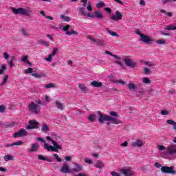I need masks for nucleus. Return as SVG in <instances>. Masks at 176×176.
<instances>
[{
  "label": "nucleus",
  "mask_w": 176,
  "mask_h": 176,
  "mask_svg": "<svg viewBox=\"0 0 176 176\" xmlns=\"http://www.w3.org/2000/svg\"><path fill=\"white\" fill-rule=\"evenodd\" d=\"M81 2L82 3V7L80 8L78 10V14L80 16H82V17H85V16H87V17H90L91 19H94V14L93 13H87L88 12H91L93 10V7L91 6V3L89 1L87 3V0H81ZM87 6V10L86 8Z\"/></svg>",
  "instance_id": "f257e3e1"
},
{
  "label": "nucleus",
  "mask_w": 176,
  "mask_h": 176,
  "mask_svg": "<svg viewBox=\"0 0 176 176\" xmlns=\"http://www.w3.org/2000/svg\"><path fill=\"white\" fill-rule=\"evenodd\" d=\"M41 105H45V102L41 100H36V102H31L28 104V111L34 113V115H39L41 109Z\"/></svg>",
  "instance_id": "f03ea898"
},
{
  "label": "nucleus",
  "mask_w": 176,
  "mask_h": 176,
  "mask_svg": "<svg viewBox=\"0 0 176 176\" xmlns=\"http://www.w3.org/2000/svg\"><path fill=\"white\" fill-rule=\"evenodd\" d=\"M166 152L161 153L160 156L162 157H164V156H167V155H175L176 146L172 144L166 148Z\"/></svg>",
  "instance_id": "7ed1b4c3"
},
{
  "label": "nucleus",
  "mask_w": 176,
  "mask_h": 176,
  "mask_svg": "<svg viewBox=\"0 0 176 176\" xmlns=\"http://www.w3.org/2000/svg\"><path fill=\"white\" fill-rule=\"evenodd\" d=\"M12 13L14 14H21V16H28V10L23 8H12Z\"/></svg>",
  "instance_id": "20e7f679"
},
{
  "label": "nucleus",
  "mask_w": 176,
  "mask_h": 176,
  "mask_svg": "<svg viewBox=\"0 0 176 176\" xmlns=\"http://www.w3.org/2000/svg\"><path fill=\"white\" fill-rule=\"evenodd\" d=\"M98 121L100 123L104 124L105 122H109V118L111 116L105 114H102L101 111H98Z\"/></svg>",
  "instance_id": "39448f33"
},
{
  "label": "nucleus",
  "mask_w": 176,
  "mask_h": 176,
  "mask_svg": "<svg viewBox=\"0 0 176 176\" xmlns=\"http://www.w3.org/2000/svg\"><path fill=\"white\" fill-rule=\"evenodd\" d=\"M124 61L125 65L129 68H135L137 67V62L131 58H124Z\"/></svg>",
  "instance_id": "423d86ee"
},
{
  "label": "nucleus",
  "mask_w": 176,
  "mask_h": 176,
  "mask_svg": "<svg viewBox=\"0 0 176 176\" xmlns=\"http://www.w3.org/2000/svg\"><path fill=\"white\" fill-rule=\"evenodd\" d=\"M161 171L164 174H176V171L174 170L173 166H162Z\"/></svg>",
  "instance_id": "0eeeda50"
},
{
  "label": "nucleus",
  "mask_w": 176,
  "mask_h": 176,
  "mask_svg": "<svg viewBox=\"0 0 176 176\" xmlns=\"http://www.w3.org/2000/svg\"><path fill=\"white\" fill-rule=\"evenodd\" d=\"M120 173L124 176H134V171L130 168L120 169Z\"/></svg>",
  "instance_id": "6e6552de"
},
{
  "label": "nucleus",
  "mask_w": 176,
  "mask_h": 176,
  "mask_svg": "<svg viewBox=\"0 0 176 176\" xmlns=\"http://www.w3.org/2000/svg\"><path fill=\"white\" fill-rule=\"evenodd\" d=\"M140 41L141 42H143L144 43H147L148 45L153 43V39H152L151 36L146 34L142 35V37L140 38Z\"/></svg>",
  "instance_id": "1a4fd4ad"
},
{
  "label": "nucleus",
  "mask_w": 176,
  "mask_h": 176,
  "mask_svg": "<svg viewBox=\"0 0 176 176\" xmlns=\"http://www.w3.org/2000/svg\"><path fill=\"white\" fill-rule=\"evenodd\" d=\"M39 122H36L35 120H32L29 121V125L26 126L27 130H32L34 129H38Z\"/></svg>",
  "instance_id": "9d476101"
},
{
  "label": "nucleus",
  "mask_w": 176,
  "mask_h": 176,
  "mask_svg": "<svg viewBox=\"0 0 176 176\" xmlns=\"http://www.w3.org/2000/svg\"><path fill=\"white\" fill-rule=\"evenodd\" d=\"M60 171L63 174H71V173H72V169H69V166H68L67 163H65L63 164Z\"/></svg>",
  "instance_id": "9b49d317"
},
{
  "label": "nucleus",
  "mask_w": 176,
  "mask_h": 176,
  "mask_svg": "<svg viewBox=\"0 0 176 176\" xmlns=\"http://www.w3.org/2000/svg\"><path fill=\"white\" fill-rule=\"evenodd\" d=\"M28 135V132L25 129H21L19 131L14 134V138H19L20 137H25Z\"/></svg>",
  "instance_id": "f8f14e48"
},
{
  "label": "nucleus",
  "mask_w": 176,
  "mask_h": 176,
  "mask_svg": "<svg viewBox=\"0 0 176 176\" xmlns=\"http://www.w3.org/2000/svg\"><path fill=\"white\" fill-rule=\"evenodd\" d=\"M83 171V166L78 163H74V166L72 168V173H80Z\"/></svg>",
  "instance_id": "ddd939ff"
},
{
  "label": "nucleus",
  "mask_w": 176,
  "mask_h": 176,
  "mask_svg": "<svg viewBox=\"0 0 176 176\" xmlns=\"http://www.w3.org/2000/svg\"><path fill=\"white\" fill-rule=\"evenodd\" d=\"M44 149H47L49 152H58V147L48 145L47 143L44 144Z\"/></svg>",
  "instance_id": "4468645a"
},
{
  "label": "nucleus",
  "mask_w": 176,
  "mask_h": 176,
  "mask_svg": "<svg viewBox=\"0 0 176 176\" xmlns=\"http://www.w3.org/2000/svg\"><path fill=\"white\" fill-rule=\"evenodd\" d=\"M122 17H123V15L119 12V10H117L116 12V15H113L111 16V19H113L114 21H117L118 20H122Z\"/></svg>",
  "instance_id": "2eb2a0df"
},
{
  "label": "nucleus",
  "mask_w": 176,
  "mask_h": 176,
  "mask_svg": "<svg viewBox=\"0 0 176 176\" xmlns=\"http://www.w3.org/2000/svg\"><path fill=\"white\" fill-rule=\"evenodd\" d=\"M144 145V142L141 140H138L136 142L131 144L133 148H141Z\"/></svg>",
  "instance_id": "dca6fc26"
},
{
  "label": "nucleus",
  "mask_w": 176,
  "mask_h": 176,
  "mask_svg": "<svg viewBox=\"0 0 176 176\" xmlns=\"http://www.w3.org/2000/svg\"><path fill=\"white\" fill-rule=\"evenodd\" d=\"M46 139L48 141H50V142H52V144L54 145V146H56V148H58V149H60V151H63V147H61L60 145H58L57 144V142H56V141H54L53 139H52V137L47 136Z\"/></svg>",
  "instance_id": "f3484780"
},
{
  "label": "nucleus",
  "mask_w": 176,
  "mask_h": 176,
  "mask_svg": "<svg viewBox=\"0 0 176 176\" xmlns=\"http://www.w3.org/2000/svg\"><path fill=\"white\" fill-rule=\"evenodd\" d=\"M94 167L101 170L102 168H104V167H105V164L104 162H102L101 160H98L95 163Z\"/></svg>",
  "instance_id": "a211bd4d"
},
{
  "label": "nucleus",
  "mask_w": 176,
  "mask_h": 176,
  "mask_svg": "<svg viewBox=\"0 0 176 176\" xmlns=\"http://www.w3.org/2000/svg\"><path fill=\"white\" fill-rule=\"evenodd\" d=\"M39 148V144L38 143H34L32 144V148H29V152H37Z\"/></svg>",
  "instance_id": "6ab92c4d"
},
{
  "label": "nucleus",
  "mask_w": 176,
  "mask_h": 176,
  "mask_svg": "<svg viewBox=\"0 0 176 176\" xmlns=\"http://www.w3.org/2000/svg\"><path fill=\"white\" fill-rule=\"evenodd\" d=\"M21 60L22 63H25V64H28L30 67H32V63L30 61H29L28 56H22Z\"/></svg>",
  "instance_id": "aec40b11"
},
{
  "label": "nucleus",
  "mask_w": 176,
  "mask_h": 176,
  "mask_svg": "<svg viewBox=\"0 0 176 176\" xmlns=\"http://www.w3.org/2000/svg\"><path fill=\"white\" fill-rule=\"evenodd\" d=\"M91 85L93 86L94 87H102V82H98V81H92L91 82Z\"/></svg>",
  "instance_id": "412c9836"
},
{
  "label": "nucleus",
  "mask_w": 176,
  "mask_h": 176,
  "mask_svg": "<svg viewBox=\"0 0 176 176\" xmlns=\"http://www.w3.org/2000/svg\"><path fill=\"white\" fill-rule=\"evenodd\" d=\"M109 119L110 120H109V122H111L113 124H120V123H122V122H120V120H118L117 118L110 117Z\"/></svg>",
  "instance_id": "4be33fe9"
},
{
  "label": "nucleus",
  "mask_w": 176,
  "mask_h": 176,
  "mask_svg": "<svg viewBox=\"0 0 176 176\" xmlns=\"http://www.w3.org/2000/svg\"><path fill=\"white\" fill-rule=\"evenodd\" d=\"M96 45L98 46H105V45H107V41H104V39H102V38L98 39Z\"/></svg>",
  "instance_id": "5701e85b"
},
{
  "label": "nucleus",
  "mask_w": 176,
  "mask_h": 176,
  "mask_svg": "<svg viewBox=\"0 0 176 176\" xmlns=\"http://www.w3.org/2000/svg\"><path fill=\"white\" fill-rule=\"evenodd\" d=\"M78 87H79L80 90H81V91H82V93H86V91H87V90H89L87 89V86L83 84H79Z\"/></svg>",
  "instance_id": "b1692460"
},
{
  "label": "nucleus",
  "mask_w": 176,
  "mask_h": 176,
  "mask_svg": "<svg viewBox=\"0 0 176 176\" xmlns=\"http://www.w3.org/2000/svg\"><path fill=\"white\" fill-rule=\"evenodd\" d=\"M94 17L96 19H102L104 17V14L101 12V11H96L95 12Z\"/></svg>",
  "instance_id": "393cba45"
},
{
  "label": "nucleus",
  "mask_w": 176,
  "mask_h": 176,
  "mask_svg": "<svg viewBox=\"0 0 176 176\" xmlns=\"http://www.w3.org/2000/svg\"><path fill=\"white\" fill-rule=\"evenodd\" d=\"M41 131H43V133H47L49 131V126L47 125V124H43V126L41 127Z\"/></svg>",
  "instance_id": "a878e982"
},
{
  "label": "nucleus",
  "mask_w": 176,
  "mask_h": 176,
  "mask_svg": "<svg viewBox=\"0 0 176 176\" xmlns=\"http://www.w3.org/2000/svg\"><path fill=\"white\" fill-rule=\"evenodd\" d=\"M106 31L107 32H108V34H109L110 35H111V36H116L117 38L119 37V34H118V33L113 32V31H111L109 30V28H106Z\"/></svg>",
  "instance_id": "bb28decb"
},
{
  "label": "nucleus",
  "mask_w": 176,
  "mask_h": 176,
  "mask_svg": "<svg viewBox=\"0 0 176 176\" xmlns=\"http://www.w3.org/2000/svg\"><path fill=\"white\" fill-rule=\"evenodd\" d=\"M55 104L56 105V108L58 109H60V111H63L64 109V104L60 102H55Z\"/></svg>",
  "instance_id": "cd10ccee"
},
{
  "label": "nucleus",
  "mask_w": 176,
  "mask_h": 176,
  "mask_svg": "<svg viewBox=\"0 0 176 176\" xmlns=\"http://www.w3.org/2000/svg\"><path fill=\"white\" fill-rule=\"evenodd\" d=\"M6 69H8V67H6V65H1L0 69V75H3V74H5Z\"/></svg>",
  "instance_id": "c85d7f7f"
},
{
  "label": "nucleus",
  "mask_w": 176,
  "mask_h": 176,
  "mask_svg": "<svg viewBox=\"0 0 176 176\" xmlns=\"http://www.w3.org/2000/svg\"><path fill=\"white\" fill-rule=\"evenodd\" d=\"M38 159L39 160H44L45 162H49V163H52V160L50 159L46 158V157L43 156V155H38Z\"/></svg>",
  "instance_id": "c756f323"
},
{
  "label": "nucleus",
  "mask_w": 176,
  "mask_h": 176,
  "mask_svg": "<svg viewBox=\"0 0 176 176\" xmlns=\"http://www.w3.org/2000/svg\"><path fill=\"white\" fill-rule=\"evenodd\" d=\"M14 157L12 155H6L4 156L5 162H9V160H13Z\"/></svg>",
  "instance_id": "7c9ffc66"
},
{
  "label": "nucleus",
  "mask_w": 176,
  "mask_h": 176,
  "mask_svg": "<svg viewBox=\"0 0 176 176\" xmlns=\"http://www.w3.org/2000/svg\"><path fill=\"white\" fill-rule=\"evenodd\" d=\"M60 18L62 20H63V21H67V22L71 21V17L67 16L65 15H60Z\"/></svg>",
  "instance_id": "2f4dec72"
},
{
  "label": "nucleus",
  "mask_w": 176,
  "mask_h": 176,
  "mask_svg": "<svg viewBox=\"0 0 176 176\" xmlns=\"http://www.w3.org/2000/svg\"><path fill=\"white\" fill-rule=\"evenodd\" d=\"M165 30H168V31H170V30H176V25H167L165 28Z\"/></svg>",
  "instance_id": "473e14b6"
},
{
  "label": "nucleus",
  "mask_w": 176,
  "mask_h": 176,
  "mask_svg": "<svg viewBox=\"0 0 176 176\" xmlns=\"http://www.w3.org/2000/svg\"><path fill=\"white\" fill-rule=\"evenodd\" d=\"M38 43H40V45H44V46H49V45H50V43H49V41H46L43 39H41L38 41Z\"/></svg>",
  "instance_id": "72a5a7b5"
},
{
  "label": "nucleus",
  "mask_w": 176,
  "mask_h": 176,
  "mask_svg": "<svg viewBox=\"0 0 176 176\" xmlns=\"http://www.w3.org/2000/svg\"><path fill=\"white\" fill-rule=\"evenodd\" d=\"M128 89H129V90H131V91H135V89H137V88L135 87V85H134V84H133V83H129V84L128 85Z\"/></svg>",
  "instance_id": "f704fd0d"
},
{
  "label": "nucleus",
  "mask_w": 176,
  "mask_h": 176,
  "mask_svg": "<svg viewBox=\"0 0 176 176\" xmlns=\"http://www.w3.org/2000/svg\"><path fill=\"white\" fill-rule=\"evenodd\" d=\"M89 122H94L96 120V114H90L88 117Z\"/></svg>",
  "instance_id": "c9c22d12"
},
{
  "label": "nucleus",
  "mask_w": 176,
  "mask_h": 176,
  "mask_svg": "<svg viewBox=\"0 0 176 176\" xmlns=\"http://www.w3.org/2000/svg\"><path fill=\"white\" fill-rule=\"evenodd\" d=\"M113 83H116V85H126V82H124V81H123L122 80H116L113 81Z\"/></svg>",
  "instance_id": "e433bc0d"
},
{
  "label": "nucleus",
  "mask_w": 176,
  "mask_h": 176,
  "mask_svg": "<svg viewBox=\"0 0 176 176\" xmlns=\"http://www.w3.org/2000/svg\"><path fill=\"white\" fill-rule=\"evenodd\" d=\"M32 76H33L34 78H37L38 79H41L42 76H43V74H38V73H32Z\"/></svg>",
  "instance_id": "4c0bfd02"
},
{
  "label": "nucleus",
  "mask_w": 176,
  "mask_h": 176,
  "mask_svg": "<svg viewBox=\"0 0 176 176\" xmlns=\"http://www.w3.org/2000/svg\"><path fill=\"white\" fill-rule=\"evenodd\" d=\"M105 6V3L104 1H100V3H96V8L98 9L104 8Z\"/></svg>",
  "instance_id": "58836bf2"
},
{
  "label": "nucleus",
  "mask_w": 176,
  "mask_h": 176,
  "mask_svg": "<svg viewBox=\"0 0 176 176\" xmlns=\"http://www.w3.org/2000/svg\"><path fill=\"white\" fill-rule=\"evenodd\" d=\"M6 110V106L4 104H0V113H5Z\"/></svg>",
  "instance_id": "ea45409f"
},
{
  "label": "nucleus",
  "mask_w": 176,
  "mask_h": 176,
  "mask_svg": "<svg viewBox=\"0 0 176 176\" xmlns=\"http://www.w3.org/2000/svg\"><path fill=\"white\" fill-rule=\"evenodd\" d=\"M57 54H58V48L54 47L51 54L53 57H54V56H56Z\"/></svg>",
  "instance_id": "a19ab883"
},
{
  "label": "nucleus",
  "mask_w": 176,
  "mask_h": 176,
  "mask_svg": "<svg viewBox=\"0 0 176 176\" xmlns=\"http://www.w3.org/2000/svg\"><path fill=\"white\" fill-rule=\"evenodd\" d=\"M144 64L148 67H151V68H153V67H155V63L152 62L144 61Z\"/></svg>",
  "instance_id": "79ce46f5"
},
{
  "label": "nucleus",
  "mask_w": 176,
  "mask_h": 176,
  "mask_svg": "<svg viewBox=\"0 0 176 176\" xmlns=\"http://www.w3.org/2000/svg\"><path fill=\"white\" fill-rule=\"evenodd\" d=\"M54 159H55V160L58 161L59 163H61V162H63L61 158H60V157H58V155L57 154H54Z\"/></svg>",
  "instance_id": "37998d69"
},
{
  "label": "nucleus",
  "mask_w": 176,
  "mask_h": 176,
  "mask_svg": "<svg viewBox=\"0 0 176 176\" xmlns=\"http://www.w3.org/2000/svg\"><path fill=\"white\" fill-rule=\"evenodd\" d=\"M85 163H87V164H93V160L89 157H86L85 159Z\"/></svg>",
  "instance_id": "c03bdc74"
},
{
  "label": "nucleus",
  "mask_w": 176,
  "mask_h": 176,
  "mask_svg": "<svg viewBox=\"0 0 176 176\" xmlns=\"http://www.w3.org/2000/svg\"><path fill=\"white\" fill-rule=\"evenodd\" d=\"M66 35H78V32L75 30H72L71 32H67Z\"/></svg>",
  "instance_id": "a18cd8bd"
},
{
  "label": "nucleus",
  "mask_w": 176,
  "mask_h": 176,
  "mask_svg": "<svg viewBox=\"0 0 176 176\" xmlns=\"http://www.w3.org/2000/svg\"><path fill=\"white\" fill-rule=\"evenodd\" d=\"M143 83H145L146 85H149V83H151V80H149V78L145 77L143 78Z\"/></svg>",
  "instance_id": "49530a36"
},
{
  "label": "nucleus",
  "mask_w": 176,
  "mask_h": 176,
  "mask_svg": "<svg viewBox=\"0 0 176 176\" xmlns=\"http://www.w3.org/2000/svg\"><path fill=\"white\" fill-rule=\"evenodd\" d=\"M32 72H33V69L32 67H29L27 69L24 70V73L26 74H32Z\"/></svg>",
  "instance_id": "de8ad7c7"
},
{
  "label": "nucleus",
  "mask_w": 176,
  "mask_h": 176,
  "mask_svg": "<svg viewBox=\"0 0 176 176\" xmlns=\"http://www.w3.org/2000/svg\"><path fill=\"white\" fill-rule=\"evenodd\" d=\"M144 73L146 75H151V69L148 68V67H145L144 69Z\"/></svg>",
  "instance_id": "09e8293b"
},
{
  "label": "nucleus",
  "mask_w": 176,
  "mask_h": 176,
  "mask_svg": "<svg viewBox=\"0 0 176 176\" xmlns=\"http://www.w3.org/2000/svg\"><path fill=\"white\" fill-rule=\"evenodd\" d=\"M69 27H71L70 25H67L63 27V31H65L66 32H68L69 30Z\"/></svg>",
  "instance_id": "8fccbe9b"
},
{
  "label": "nucleus",
  "mask_w": 176,
  "mask_h": 176,
  "mask_svg": "<svg viewBox=\"0 0 176 176\" xmlns=\"http://www.w3.org/2000/svg\"><path fill=\"white\" fill-rule=\"evenodd\" d=\"M8 79H9V76L8 75L5 76L3 82L1 83V86H3V85L6 83V80H8Z\"/></svg>",
  "instance_id": "3c124183"
},
{
  "label": "nucleus",
  "mask_w": 176,
  "mask_h": 176,
  "mask_svg": "<svg viewBox=\"0 0 176 176\" xmlns=\"http://www.w3.org/2000/svg\"><path fill=\"white\" fill-rule=\"evenodd\" d=\"M110 115L111 116H113V118H119V115L115 111H111Z\"/></svg>",
  "instance_id": "603ef678"
},
{
  "label": "nucleus",
  "mask_w": 176,
  "mask_h": 176,
  "mask_svg": "<svg viewBox=\"0 0 176 176\" xmlns=\"http://www.w3.org/2000/svg\"><path fill=\"white\" fill-rule=\"evenodd\" d=\"M171 0H161V3L162 5H166V3H168ZM173 2H176V0H172Z\"/></svg>",
  "instance_id": "864d4df0"
},
{
  "label": "nucleus",
  "mask_w": 176,
  "mask_h": 176,
  "mask_svg": "<svg viewBox=\"0 0 176 176\" xmlns=\"http://www.w3.org/2000/svg\"><path fill=\"white\" fill-rule=\"evenodd\" d=\"M158 149L159 151H166L167 150V148L163 145H158Z\"/></svg>",
  "instance_id": "5fc2aeb1"
},
{
  "label": "nucleus",
  "mask_w": 176,
  "mask_h": 176,
  "mask_svg": "<svg viewBox=\"0 0 176 176\" xmlns=\"http://www.w3.org/2000/svg\"><path fill=\"white\" fill-rule=\"evenodd\" d=\"M166 123L168 124H172V126H174V124H175V121H174V120H168L167 121H166Z\"/></svg>",
  "instance_id": "6e6d98bb"
},
{
  "label": "nucleus",
  "mask_w": 176,
  "mask_h": 176,
  "mask_svg": "<svg viewBox=\"0 0 176 176\" xmlns=\"http://www.w3.org/2000/svg\"><path fill=\"white\" fill-rule=\"evenodd\" d=\"M45 89H50L52 87H54V84L50 83V84L45 85Z\"/></svg>",
  "instance_id": "4d7b16f0"
},
{
  "label": "nucleus",
  "mask_w": 176,
  "mask_h": 176,
  "mask_svg": "<svg viewBox=\"0 0 176 176\" xmlns=\"http://www.w3.org/2000/svg\"><path fill=\"white\" fill-rule=\"evenodd\" d=\"M23 141L19 140V141H18V142H14V146H20V145H23Z\"/></svg>",
  "instance_id": "13d9d810"
},
{
  "label": "nucleus",
  "mask_w": 176,
  "mask_h": 176,
  "mask_svg": "<svg viewBox=\"0 0 176 176\" xmlns=\"http://www.w3.org/2000/svg\"><path fill=\"white\" fill-rule=\"evenodd\" d=\"M52 56L50 54L47 58H45V60H46V61H48V63H52Z\"/></svg>",
  "instance_id": "bf43d9fd"
},
{
  "label": "nucleus",
  "mask_w": 176,
  "mask_h": 176,
  "mask_svg": "<svg viewBox=\"0 0 176 176\" xmlns=\"http://www.w3.org/2000/svg\"><path fill=\"white\" fill-rule=\"evenodd\" d=\"M156 42L158 45H165L166 43V41L162 39L157 40Z\"/></svg>",
  "instance_id": "052dcab7"
},
{
  "label": "nucleus",
  "mask_w": 176,
  "mask_h": 176,
  "mask_svg": "<svg viewBox=\"0 0 176 176\" xmlns=\"http://www.w3.org/2000/svg\"><path fill=\"white\" fill-rule=\"evenodd\" d=\"M51 28H52V30H55L56 31H60V30H61V28H58V26L56 25H51Z\"/></svg>",
  "instance_id": "680f3d73"
},
{
  "label": "nucleus",
  "mask_w": 176,
  "mask_h": 176,
  "mask_svg": "<svg viewBox=\"0 0 176 176\" xmlns=\"http://www.w3.org/2000/svg\"><path fill=\"white\" fill-rule=\"evenodd\" d=\"M12 126H13L12 123L8 122L3 125V127H5V129H8V127H12Z\"/></svg>",
  "instance_id": "e2e57ef3"
},
{
  "label": "nucleus",
  "mask_w": 176,
  "mask_h": 176,
  "mask_svg": "<svg viewBox=\"0 0 176 176\" xmlns=\"http://www.w3.org/2000/svg\"><path fill=\"white\" fill-rule=\"evenodd\" d=\"M162 35H164L165 36H170L171 34L166 31L161 32Z\"/></svg>",
  "instance_id": "0e129e2a"
},
{
  "label": "nucleus",
  "mask_w": 176,
  "mask_h": 176,
  "mask_svg": "<svg viewBox=\"0 0 176 176\" xmlns=\"http://www.w3.org/2000/svg\"><path fill=\"white\" fill-rule=\"evenodd\" d=\"M162 115H164V116H167L168 115V111L167 110H162L161 111Z\"/></svg>",
  "instance_id": "69168bd1"
},
{
  "label": "nucleus",
  "mask_w": 176,
  "mask_h": 176,
  "mask_svg": "<svg viewBox=\"0 0 176 176\" xmlns=\"http://www.w3.org/2000/svg\"><path fill=\"white\" fill-rule=\"evenodd\" d=\"M74 176H89V175H87V173H78Z\"/></svg>",
  "instance_id": "338daca9"
},
{
  "label": "nucleus",
  "mask_w": 176,
  "mask_h": 176,
  "mask_svg": "<svg viewBox=\"0 0 176 176\" xmlns=\"http://www.w3.org/2000/svg\"><path fill=\"white\" fill-rule=\"evenodd\" d=\"M111 175L112 176H120V174H119V173H118V172H115V171H112V172L111 173Z\"/></svg>",
  "instance_id": "774afa93"
}]
</instances>
